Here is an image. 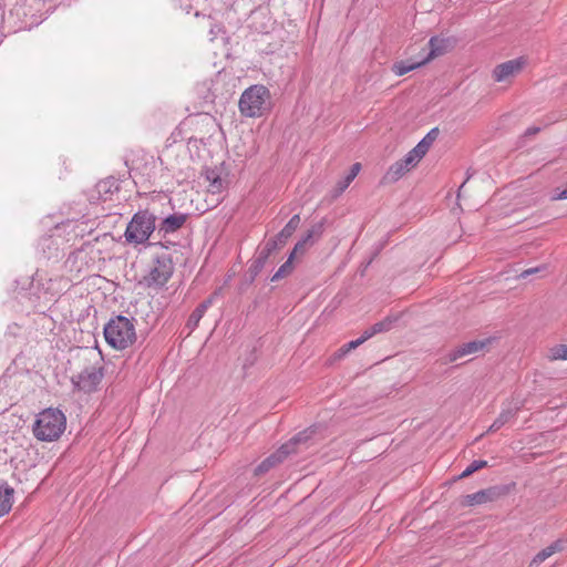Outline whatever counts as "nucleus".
I'll return each mask as SVG.
<instances>
[{
	"mask_svg": "<svg viewBox=\"0 0 567 567\" xmlns=\"http://www.w3.org/2000/svg\"><path fill=\"white\" fill-rule=\"evenodd\" d=\"M66 417L59 409L49 408L37 415L33 435L41 442L56 441L65 431Z\"/></svg>",
	"mask_w": 567,
	"mask_h": 567,
	"instance_id": "nucleus-1",
	"label": "nucleus"
},
{
	"mask_svg": "<svg viewBox=\"0 0 567 567\" xmlns=\"http://www.w3.org/2000/svg\"><path fill=\"white\" fill-rule=\"evenodd\" d=\"M104 338L115 350H125L136 341L135 326L124 316L111 318L104 326Z\"/></svg>",
	"mask_w": 567,
	"mask_h": 567,
	"instance_id": "nucleus-2",
	"label": "nucleus"
},
{
	"mask_svg": "<svg viewBox=\"0 0 567 567\" xmlns=\"http://www.w3.org/2000/svg\"><path fill=\"white\" fill-rule=\"evenodd\" d=\"M156 229V216L148 209L136 212L124 231L125 241L138 246L145 244Z\"/></svg>",
	"mask_w": 567,
	"mask_h": 567,
	"instance_id": "nucleus-3",
	"label": "nucleus"
},
{
	"mask_svg": "<svg viewBox=\"0 0 567 567\" xmlns=\"http://www.w3.org/2000/svg\"><path fill=\"white\" fill-rule=\"evenodd\" d=\"M270 107V92L264 85H251L239 99V111L247 117L262 116Z\"/></svg>",
	"mask_w": 567,
	"mask_h": 567,
	"instance_id": "nucleus-4",
	"label": "nucleus"
},
{
	"mask_svg": "<svg viewBox=\"0 0 567 567\" xmlns=\"http://www.w3.org/2000/svg\"><path fill=\"white\" fill-rule=\"evenodd\" d=\"M174 262L169 255L156 256L147 274L143 277L146 287H163L173 276Z\"/></svg>",
	"mask_w": 567,
	"mask_h": 567,
	"instance_id": "nucleus-5",
	"label": "nucleus"
},
{
	"mask_svg": "<svg viewBox=\"0 0 567 567\" xmlns=\"http://www.w3.org/2000/svg\"><path fill=\"white\" fill-rule=\"evenodd\" d=\"M212 118L208 115H195L188 116L172 132L169 140L173 143L181 141H197L202 140L203 136L197 134V131L202 127L212 126Z\"/></svg>",
	"mask_w": 567,
	"mask_h": 567,
	"instance_id": "nucleus-6",
	"label": "nucleus"
},
{
	"mask_svg": "<svg viewBox=\"0 0 567 567\" xmlns=\"http://www.w3.org/2000/svg\"><path fill=\"white\" fill-rule=\"evenodd\" d=\"M103 378L104 368L102 365H89L78 374L72 375L71 383L75 391L90 394L99 390Z\"/></svg>",
	"mask_w": 567,
	"mask_h": 567,
	"instance_id": "nucleus-7",
	"label": "nucleus"
},
{
	"mask_svg": "<svg viewBox=\"0 0 567 567\" xmlns=\"http://www.w3.org/2000/svg\"><path fill=\"white\" fill-rule=\"evenodd\" d=\"M301 441L300 434L282 444L276 452L266 457L256 468L255 475H264L282 463L290 454L296 453V445Z\"/></svg>",
	"mask_w": 567,
	"mask_h": 567,
	"instance_id": "nucleus-8",
	"label": "nucleus"
},
{
	"mask_svg": "<svg viewBox=\"0 0 567 567\" xmlns=\"http://www.w3.org/2000/svg\"><path fill=\"white\" fill-rule=\"evenodd\" d=\"M526 65V59L519 56L496 65L493 70V79L496 82H504L511 76L518 74Z\"/></svg>",
	"mask_w": 567,
	"mask_h": 567,
	"instance_id": "nucleus-9",
	"label": "nucleus"
},
{
	"mask_svg": "<svg viewBox=\"0 0 567 567\" xmlns=\"http://www.w3.org/2000/svg\"><path fill=\"white\" fill-rule=\"evenodd\" d=\"M456 45V40L452 37L442 38V37H432L429 40L430 51L425 58H423V63H427L429 61L441 56L454 49Z\"/></svg>",
	"mask_w": 567,
	"mask_h": 567,
	"instance_id": "nucleus-10",
	"label": "nucleus"
},
{
	"mask_svg": "<svg viewBox=\"0 0 567 567\" xmlns=\"http://www.w3.org/2000/svg\"><path fill=\"white\" fill-rule=\"evenodd\" d=\"M486 346H487V340H474V341L463 343L460 347L455 348L454 350L450 351L446 354L445 360H446V362H454L465 355H470V354H474V353L483 351Z\"/></svg>",
	"mask_w": 567,
	"mask_h": 567,
	"instance_id": "nucleus-11",
	"label": "nucleus"
},
{
	"mask_svg": "<svg viewBox=\"0 0 567 567\" xmlns=\"http://www.w3.org/2000/svg\"><path fill=\"white\" fill-rule=\"evenodd\" d=\"M501 495L498 487H489L481 489L473 494H467L463 497L462 504L464 506L482 505L495 501Z\"/></svg>",
	"mask_w": 567,
	"mask_h": 567,
	"instance_id": "nucleus-12",
	"label": "nucleus"
},
{
	"mask_svg": "<svg viewBox=\"0 0 567 567\" xmlns=\"http://www.w3.org/2000/svg\"><path fill=\"white\" fill-rule=\"evenodd\" d=\"M187 220L186 214H172L164 218L157 227V234L165 237L181 229Z\"/></svg>",
	"mask_w": 567,
	"mask_h": 567,
	"instance_id": "nucleus-13",
	"label": "nucleus"
},
{
	"mask_svg": "<svg viewBox=\"0 0 567 567\" xmlns=\"http://www.w3.org/2000/svg\"><path fill=\"white\" fill-rule=\"evenodd\" d=\"M518 411H519L518 405L504 408L501 411L499 415L492 423V425L487 429L486 433H493V432L498 431L505 424H507L508 422L514 420L516 417Z\"/></svg>",
	"mask_w": 567,
	"mask_h": 567,
	"instance_id": "nucleus-14",
	"label": "nucleus"
},
{
	"mask_svg": "<svg viewBox=\"0 0 567 567\" xmlns=\"http://www.w3.org/2000/svg\"><path fill=\"white\" fill-rule=\"evenodd\" d=\"M425 142L417 143L402 159L401 162L411 169L417 165V163L424 157L426 154Z\"/></svg>",
	"mask_w": 567,
	"mask_h": 567,
	"instance_id": "nucleus-15",
	"label": "nucleus"
},
{
	"mask_svg": "<svg viewBox=\"0 0 567 567\" xmlns=\"http://www.w3.org/2000/svg\"><path fill=\"white\" fill-rule=\"evenodd\" d=\"M14 489L7 483L0 484V517L7 515L13 504Z\"/></svg>",
	"mask_w": 567,
	"mask_h": 567,
	"instance_id": "nucleus-16",
	"label": "nucleus"
},
{
	"mask_svg": "<svg viewBox=\"0 0 567 567\" xmlns=\"http://www.w3.org/2000/svg\"><path fill=\"white\" fill-rule=\"evenodd\" d=\"M300 216L298 214L293 215L286 226L281 229V231L274 238L277 240L278 246H282L286 244L288 238L292 236L296 229L299 227Z\"/></svg>",
	"mask_w": 567,
	"mask_h": 567,
	"instance_id": "nucleus-17",
	"label": "nucleus"
},
{
	"mask_svg": "<svg viewBox=\"0 0 567 567\" xmlns=\"http://www.w3.org/2000/svg\"><path fill=\"white\" fill-rule=\"evenodd\" d=\"M205 179L208 183V192L212 194H220L224 188V181L216 169H207L205 172Z\"/></svg>",
	"mask_w": 567,
	"mask_h": 567,
	"instance_id": "nucleus-18",
	"label": "nucleus"
},
{
	"mask_svg": "<svg viewBox=\"0 0 567 567\" xmlns=\"http://www.w3.org/2000/svg\"><path fill=\"white\" fill-rule=\"evenodd\" d=\"M565 542L564 540H556L551 543L546 548L542 549L533 559L532 565H539L543 561H545L547 558H549L555 553L561 551L564 549Z\"/></svg>",
	"mask_w": 567,
	"mask_h": 567,
	"instance_id": "nucleus-19",
	"label": "nucleus"
},
{
	"mask_svg": "<svg viewBox=\"0 0 567 567\" xmlns=\"http://www.w3.org/2000/svg\"><path fill=\"white\" fill-rule=\"evenodd\" d=\"M279 246L277 245V240L276 239H269L265 246L260 249V251L258 252V256L255 260V269L256 270H259L260 268L264 267V265L266 264L268 257L271 255V252L274 250H276Z\"/></svg>",
	"mask_w": 567,
	"mask_h": 567,
	"instance_id": "nucleus-20",
	"label": "nucleus"
},
{
	"mask_svg": "<svg viewBox=\"0 0 567 567\" xmlns=\"http://www.w3.org/2000/svg\"><path fill=\"white\" fill-rule=\"evenodd\" d=\"M410 169L400 161L393 163L388 172L384 175V179L389 183H393L399 181L403 175H405Z\"/></svg>",
	"mask_w": 567,
	"mask_h": 567,
	"instance_id": "nucleus-21",
	"label": "nucleus"
},
{
	"mask_svg": "<svg viewBox=\"0 0 567 567\" xmlns=\"http://www.w3.org/2000/svg\"><path fill=\"white\" fill-rule=\"evenodd\" d=\"M393 320L391 318H385L374 324H372L369 329H367L363 333L367 339L375 336L377 333L389 331L392 328Z\"/></svg>",
	"mask_w": 567,
	"mask_h": 567,
	"instance_id": "nucleus-22",
	"label": "nucleus"
},
{
	"mask_svg": "<svg viewBox=\"0 0 567 567\" xmlns=\"http://www.w3.org/2000/svg\"><path fill=\"white\" fill-rule=\"evenodd\" d=\"M423 64H424L423 59L419 62H413V63H411L409 61H399L393 64L392 71L394 72L395 75L402 76V75L406 74L408 72L413 71Z\"/></svg>",
	"mask_w": 567,
	"mask_h": 567,
	"instance_id": "nucleus-23",
	"label": "nucleus"
},
{
	"mask_svg": "<svg viewBox=\"0 0 567 567\" xmlns=\"http://www.w3.org/2000/svg\"><path fill=\"white\" fill-rule=\"evenodd\" d=\"M361 169L360 163H354L350 172L347 174V176L339 183V189L340 192H343L348 186L351 184V182L357 177Z\"/></svg>",
	"mask_w": 567,
	"mask_h": 567,
	"instance_id": "nucleus-24",
	"label": "nucleus"
},
{
	"mask_svg": "<svg viewBox=\"0 0 567 567\" xmlns=\"http://www.w3.org/2000/svg\"><path fill=\"white\" fill-rule=\"evenodd\" d=\"M292 259L293 252L290 254L288 260L285 264H282L280 268L275 272V275L271 277V281H277L284 278L292 270Z\"/></svg>",
	"mask_w": 567,
	"mask_h": 567,
	"instance_id": "nucleus-25",
	"label": "nucleus"
},
{
	"mask_svg": "<svg viewBox=\"0 0 567 567\" xmlns=\"http://www.w3.org/2000/svg\"><path fill=\"white\" fill-rule=\"evenodd\" d=\"M322 234V225L318 224L313 226L311 229L307 231V234L300 239V241L305 245L313 244V237L319 238Z\"/></svg>",
	"mask_w": 567,
	"mask_h": 567,
	"instance_id": "nucleus-26",
	"label": "nucleus"
},
{
	"mask_svg": "<svg viewBox=\"0 0 567 567\" xmlns=\"http://www.w3.org/2000/svg\"><path fill=\"white\" fill-rule=\"evenodd\" d=\"M487 466V462L484 460H475L473 461L460 475V478L467 477L472 475L474 472L484 468Z\"/></svg>",
	"mask_w": 567,
	"mask_h": 567,
	"instance_id": "nucleus-27",
	"label": "nucleus"
},
{
	"mask_svg": "<svg viewBox=\"0 0 567 567\" xmlns=\"http://www.w3.org/2000/svg\"><path fill=\"white\" fill-rule=\"evenodd\" d=\"M550 360H567V346L558 344L550 349L549 351Z\"/></svg>",
	"mask_w": 567,
	"mask_h": 567,
	"instance_id": "nucleus-28",
	"label": "nucleus"
},
{
	"mask_svg": "<svg viewBox=\"0 0 567 567\" xmlns=\"http://www.w3.org/2000/svg\"><path fill=\"white\" fill-rule=\"evenodd\" d=\"M368 339L365 338V334L362 333V336L355 340H352L348 343H346L341 349H340V352L341 354H346L348 353L349 351L358 348L360 344H362L364 341H367Z\"/></svg>",
	"mask_w": 567,
	"mask_h": 567,
	"instance_id": "nucleus-29",
	"label": "nucleus"
},
{
	"mask_svg": "<svg viewBox=\"0 0 567 567\" xmlns=\"http://www.w3.org/2000/svg\"><path fill=\"white\" fill-rule=\"evenodd\" d=\"M202 318L203 317H200L199 313H196L194 311L190 313L186 323V327L189 329V331H194L198 327V323Z\"/></svg>",
	"mask_w": 567,
	"mask_h": 567,
	"instance_id": "nucleus-30",
	"label": "nucleus"
},
{
	"mask_svg": "<svg viewBox=\"0 0 567 567\" xmlns=\"http://www.w3.org/2000/svg\"><path fill=\"white\" fill-rule=\"evenodd\" d=\"M439 131L437 128H432L419 143L425 142L426 152L429 151L431 144L434 142Z\"/></svg>",
	"mask_w": 567,
	"mask_h": 567,
	"instance_id": "nucleus-31",
	"label": "nucleus"
},
{
	"mask_svg": "<svg viewBox=\"0 0 567 567\" xmlns=\"http://www.w3.org/2000/svg\"><path fill=\"white\" fill-rule=\"evenodd\" d=\"M212 303H213V298H208L207 300H205L202 303H199L194 309V312L199 313L200 317H204L205 312L207 311V309L210 307Z\"/></svg>",
	"mask_w": 567,
	"mask_h": 567,
	"instance_id": "nucleus-32",
	"label": "nucleus"
},
{
	"mask_svg": "<svg viewBox=\"0 0 567 567\" xmlns=\"http://www.w3.org/2000/svg\"><path fill=\"white\" fill-rule=\"evenodd\" d=\"M212 303H213V298H208L207 300H205L202 303H199L194 309V312L199 313L200 317H204L205 312L207 311V309L210 307Z\"/></svg>",
	"mask_w": 567,
	"mask_h": 567,
	"instance_id": "nucleus-33",
	"label": "nucleus"
},
{
	"mask_svg": "<svg viewBox=\"0 0 567 567\" xmlns=\"http://www.w3.org/2000/svg\"><path fill=\"white\" fill-rule=\"evenodd\" d=\"M542 269L539 267L529 268L520 272L519 278H527L530 275L539 272Z\"/></svg>",
	"mask_w": 567,
	"mask_h": 567,
	"instance_id": "nucleus-34",
	"label": "nucleus"
},
{
	"mask_svg": "<svg viewBox=\"0 0 567 567\" xmlns=\"http://www.w3.org/2000/svg\"><path fill=\"white\" fill-rule=\"evenodd\" d=\"M307 246H305L300 240L293 247V256L297 254V252H303L306 250Z\"/></svg>",
	"mask_w": 567,
	"mask_h": 567,
	"instance_id": "nucleus-35",
	"label": "nucleus"
},
{
	"mask_svg": "<svg viewBox=\"0 0 567 567\" xmlns=\"http://www.w3.org/2000/svg\"><path fill=\"white\" fill-rule=\"evenodd\" d=\"M555 198L556 199H567V183H566L565 188L563 190H560Z\"/></svg>",
	"mask_w": 567,
	"mask_h": 567,
	"instance_id": "nucleus-36",
	"label": "nucleus"
},
{
	"mask_svg": "<svg viewBox=\"0 0 567 567\" xmlns=\"http://www.w3.org/2000/svg\"><path fill=\"white\" fill-rule=\"evenodd\" d=\"M539 131L538 127H529L526 130L527 135L536 134Z\"/></svg>",
	"mask_w": 567,
	"mask_h": 567,
	"instance_id": "nucleus-37",
	"label": "nucleus"
}]
</instances>
